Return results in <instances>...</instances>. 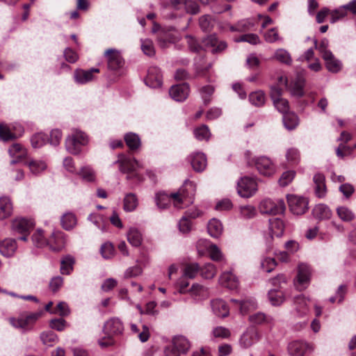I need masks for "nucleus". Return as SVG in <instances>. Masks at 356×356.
<instances>
[{
  "mask_svg": "<svg viewBox=\"0 0 356 356\" xmlns=\"http://www.w3.org/2000/svg\"><path fill=\"white\" fill-rule=\"evenodd\" d=\"M258 186L254 179L243 177L237 183L238 194L242 197H250L257 191Z\"/></svg>",
  "mask_w": 356,
  "mask_h": 356,
  "instance_id": "obj_5",
  "label": "nucleus"
},
{
  "mask_svg": "<svg viewBox=\"0 0 356 356\" xmlns=\"http://www.w3.org/2000/svg\"><path fill=\"white\" fill-rule=\"evenodd\" d=\"M248 318L250 322L254 325H267L269 326L274 325L273 318L262 312H257L250 315Z\"/></svg>",
  "mask_w": 356,
  "mask_h": 356,
  "instance_id": "obj_26",
  "label": "nucleus"
},
{
  "mask_svg": "<svg viewBox=\"0 0 356 356\" xmlns=\"http://www.w3.org/2000/svg\"><path fill=\"white\" fill-rule=\"evenodd\" d=\"M8 153L13 158L10 163L15 164L21 161L26 156L27 151L22 145L19 143H14L10 147Z\"/></svg>",
  "mask_w": 356,
  "mask_h": 356,
  "instance_id": "obj_23",
  "label": "nucleus"
},
{
  "mask_svg": "<svg viewBox=\"0 0 356 356\" xmlns=\"http://www.w3.org/2000/svg\"><path fill=\"white\" fill-rule=\"evenodd\" d=\"M172 342L181 354L186 353L191 348L189 341L184 336H177L174 337Z\"/></svg>",
  "mask_w": 356,
  "mask_h": 356,
  "instance_id": "obj_35",
  "label": "nucleus"
},
{
  "mask_svg": "<svg viewBox=\"0 0 356 356\" xmlns=\"http://www.w3.org/2000/svg\"><path fill=\"white\" fill-rule=\"evenodd\" d=\"M295 175L296 172L293 170H289L283 172L279 179L280 185L282 187L289 185L294 179Z\"/></svg>",
  "mask_w": 356,
  "mask_h": 356,
  "instance_id": "obj_59",
  "label": "nucleus"
},
{
  "mask_svg": "<svg viewBox=\"0 0 356 356\" xmlns=\"http://www.w3.org/2000/svg\"><path fill=\"white\" fill-rule=\"evenodd\" d=\"M277 266V262L274 258L265 257L261 261V268L266 273L273 271Z\"/></svg>",
  "mask_w": 356,
  "mask_h": 356,
  "instance_id": "obj_57",
  "label": "nucleus"
},
{
  "mask_svg": "<svg viewBox=\"0 0 356 356\" xmlns=\"http://www.w3.org/2000/svg\"><path fill=\"white\" fill-rule=\"evenodd\" d=\"M100 252L104 259H108L114 255V248L112 243H105L100 248Z\"/></svg>",
  "mask_w": 356,
  "mask_h": 356,
  "instance_id": "obj_61",
  "label": "nucleus"
},
{
  "mask_svg": "<svg viewBox=\"0 0 356 356\" xmlns=\"http://www.w3.org/2000/svg\"><path fill=\"white\" fill-rule=\"evenodd\" d=\"M348 15L344 6H339V8L330 10V23L334 24L337 21L343 19Z\"/></svg>",
  "mask_w": 356,
  "mask_h": 356,
  "instance_id": "obj_47",
  "label": "nucleus"
},
{
  "mask_svg": "<svg viewBox=\"0 0 356 356\" xmlns=\"http://www.w3.org/2000/svg\"><path fill=\"white\" fill-rule=\"evenodd\" d=\"M259 209L263 213L275 216L282 214L286 209V205L282 199H266L260 203Z\"/></svg>",
  "mask_w": 356,
  "mask_h": 356,
  "instance_id": "obj_3",
  "label": "nucleus"
},
{
  "mask_svg": "<svg viewBox=\"0 0 356 356\" xmlns=\"http://www.w3.org/2000/svg\"><path fill=\"white\" fill-rule=\"evenodd\" d=\"M283 124L284 127L288 130L296 129L299 124V118L293 112H287L283 114Z\"/></svg>",
  "mask_w": 356,
  "mask_h": 356,
  "instance_id": "obj_31",
  "label": "nucleus"
},
{
  "mask_svg": "<svg viewBox=\"0 0 356 356\" xmlns=\"http://www.w3.org/2000/svg\"><path fill=\"white\" fill-rule=\"evenodd\" d=\"M200 267L197 263L186 264L183 270V276L193 279L200 273Z\"/></svg>",
  "mask_w": 356,
  "mask_h": 356,
  "instance_id": "obj_41",
  "label": "nucleus"
},
{
  "mask_svg": "<svg viewBox=\"0 0 356 356\" xmlns=\"http://www.w3.org/2000/svg\"><path fill=\"white\" fill-rule=\"evenodd\" d=\"M138 204V202L136 195L134 193H128L124 198V210L127 212L133 211L136 209Z\"/></svg>",
  "mask_w": 356,
  "mask_h": 356,
  "instance_id": "obj_39",
  "label": "nucleus"
},
{
  "mask_svg": "<svg viewBox=\"0 0 356 356\" xmlns=\"http://www.w3.org/2000/svg\"><path fill=\"white\" fill-rule=\"evenodd\" d=\"M314 347L307 342L302 340H296L288 345V353L291 356H304L307 353H312Z\"/></svg>",
  "mask_w": 356,
  "mask_h": 356,
  "instance_id": "obj_8",
  "label": "nucleus"
},
{
  "mask_svg": "<svg viewBox=\"0 0 356 356\" xmlns=\"http://www.w3.org/2000/svg\"><path fill=\"white\" fill-rule=\"evenodd\" d=\"M211 307L213 314L220 318H225L229 314V309L227 303L222 299L211 301Z\"/></svg>",
  "mask_w": 356,
  "mask_h": 356,
  "instance_id": "obj_20",
  "label": "nucleus"
},
{
  "mask_svg": "<svg viewBox=\"0 0 356 356\" xmlns=\"http://www.w3.org/2000/svg\"><path fill=\"white\" fill-rule=\"evenodd\" d=\"M315 184V193L318 197H323L326 194V186L323 175L318 173L313 178Z\"/></svg>",
  "mask_w": 356,
  "mask_h": 356,
  "instance_id": "obj_29",
  "label": "nucleus"
},
{
  "mask_svg": "<svg viewBox=\"0 0 356 356\" xmlns=\"http://www.w3.org/2000/svg\"><path fill=\"white\" fill-rule=\"evenodd\" d=\"M13 213V204L8 196L0 197V221L10 218Z\"/></svg>",
  "mask_w": 356,
  "mask_h": 356,
  "instance_id": "obj_22",
  "label": "nucleus"
},
{
  "mask_svg": "<svg viewBox=\"0 0 356 356\" xmlns=\"http://www.w3.org/2000/svg\"><path fill=\"white\" fill-rule=\"evenodd\" d=\"M127 238L129 243L134 247H138L142 244L143 234L136 227H130L129 229Z\"/></svg>",
  "mask_w": 356,
  "mask_h": 356,
  "instance_id": "obj_30",
  "label": "nucleus"
},
{
  "mask_svg": "<svg viewBox=\"0 0 356 356\" xmlns=\"http://www.w3.org/2000/svg\"><path fill=\"white\" fill-rule=\"evenodd\" d=\"M99 72V70L95 67L90 68L88 70L77 69L74 71V79L79 84H86L95 79L94 74Z\"/></svg>",
  "mask_w": 356,
  "mask_h": 356,
  "instance_id": "obj_14",
  "label": "nucleus"
},
{
  "mask_svg": "<svg viewBox=\"0 0 356 356\" xmlns=\"http://www.w3.org/2000/svg\"><path fill=\"white\" fill-rule=\"evenodd\" d=\"M120 163V169L124 173H127V179L133 177H138L136 172L138 168H142L143 165L134 158L123 157L122 159L118 160Z\"/></svg>",
  "mask_w": 356,
  "mask_h": 356,
  "instance_id": "obj_9",
  "label": "nucleus"
},
{
  "mask_svg": "<svg viewBox=\"0 0 356 356\" xmlns=\"http://www.w3.org/2000/svg\"><path fill=\"white\" fill-rule=\"evenodd\" d=\"M213 243L207 239H200L197 242V250L200 256H203L206 252L209 251Z\"/></svg>",
  "mask_w": 356,
  "mask_h": 356,
  "instance_id": "obj_55",
  "label": "nucleus"
},
{
  "mask_svg": "<svg viewBox=\"0 0 356 356\" xmlns=\"http://www.w3.org/2000/svg\"><path fill=\"white\" fill-rule=\"evenodd\" d=\"M33 243L39 248H42L47 245V240L44 238L43 232L41 229H38L32 236Z\"/></svg>",
  "mask_w": 356,
  "mask_h": 356,
  "instance_id": "obj_60",
  "label": "nucleus"
},
{
  "mask_svg": "<svg viewBox=\"0 0 356 356\" xmlns=\"http://www.w3.org/2000/svg\"><path fill=\"white\" fill-rule=\"evenodd\" d=\"M249 100L252 105L261 106L265 104V94L261 90L253 92L250 94Z\"/></svg>",
  "mask_w": 356,
  "mask_h": 356,
  "instance_id": "obj_45",
  "label": "nucleus"
},
{
  "mask_svg": "<svg viewBox=\"0 0 356 356\" xmlns=\"http://www.w3.org/2000/svg\"><path fill=\"white\" fill-rule=\"evenodd\" d=\"M339 218L344 222H350L355 218L354 213L346 207H339L337 209Z\"/></svg>",
  "mask_w": 356,
  "mask_h": 356,
  "instance_id": "obj_44",
  "label": "nucleus"
},
{
  "mask_svg": "<svg viewBox=\"0 0 356 356\" xmlns=\"http://www.w3.org/2000/svg\"><path fill=\"white\" fill-rule=\"evenodd\" d=\"M16 241L13 238H6L0 242V252L5 257H11L17 250Z\"/></svg>",
  "mask_w": 356,
  "mask_h": 356,
  "instance_id": "obj_27",
  "label": "nucleus"
},
{
  "mask_svg": "<svg viewBox=\"0 0 356 356\" xmlns=\"http://www.w3.org/2000/svg\"><path fill=\"white\" fill-rule=\"evenodd\" d=\"M88 139L85 133L74 130L65 140V147L67 152L77 154L81 152L82 146L86 145Z\"/></svg>",
  "mask_w": 356,
  "mask_h": 356,
  "instance_id": "obj_2",
  "label": "nucleus"
},
{
  "mask_svg": "<svg viewBox=\"0 0 356 356\" xmlns=\"http://www.w3.org/2000/svg\"><path fill=\"white\" fill-rule=\"evenodd\" d=\"M325 62V65L328 71L337 73L341 69V62L336 59L332 52H325L323 57Z\"/></svg>",
  "mask_w": 356,
  "mask_h": 356,
  "instance_id": "obj_28",
  "label": "nucleus"
},
{
  "mask_svg": "<svg viewBox=\"0 0 356 356\" xmlns=\"http://www.w3.org/2000/svg\"><path fill=\"white\" fill-rule=\"evenodd\" d=\"M270 231L271 236L280 237L284 232V223L279 218L270 220Z\"/></svg>",
  "mask_w": 356,
  "mask_h": 356,
  "instance_id": "obj_36",
  "label": "nucleus"
},
{
  "mask_svg": "<svg viewBox=\"0 0 356 356\" xmlns=\"http://www.w3.org/2000/svg\"><path fill=\"white\" fill-rule=\"evenodd\" d=\"M26 164L29 167L31 172L35 175H40V173L44 172L47 168V165L45 163V161L42 160L32 159L29 162H26Z\"/></svg>",
  "mask_w": 356,
  "mask_h": 356,
  "instance_id": "obj_32",
  "label": "nucleus"
},
{
  "mask_svg": "<svg viewBox=\"0 0 356 356\" xmlns=\"http://www.w3.org/2000/svg\"><path fill=\"white\" fill-rule=\"evenodd\" d=\"M61 225L66 230L72 229L76 224V218L72 213L67 212L61 217Z\"/></svg>",
  "mask_w": 356,
  "mask_h": 356,
  "instance_id": "obj_40",
  "label": "nucleus"
},
{
  "mask_svg": "<svg viewBox=\"0 0 356 356\" xmlns=\"http://www.w3.org/2000/svg\"><path fill=\"white\" fill-rule=\"evenodd\" d=\"M211 336L213 338L228 339L231 336V332L227 327L217 326L212 330Z\"/></svg>",
  "mask_w": 356,
  "mask_h": 356,
  "instance_id": "obj_52",
  "label": "nucleus"
},
{
  "mask_svg": "<svg viewBox=\"0 0 356 356\" xmlns=\"http://www.w3.org/2000/svg\"><path fill=\"white\" fill-rule=\"evenodd\" d=\"M220 283L231 290L237 289L239 285L238 278L232 272L223 273L220 277Z\"/></svg>",
  "mask_w": 356,
  "mask_h": 356,
  "instance_id": "obj_25",
  "label": "nucleus"
},
{
  "mask_svg": "<svg viewBox=\"0 0 356 356\" xmlns=\"http://www.w3.org/2000/svg\"><path fill=\"white\" fill-rule=\"evenodd\" d=\"M40 339L43 344L47 346H52L58 340L57 335L52 331L42 332Z\"/></svg>",
  "mask_w": 356,
  "mask_h": 356,
  "instance_id": "obj_49",
  "label": "nucleus"
},
{
  "mask_svg": "<svg viewBox=\"0 0 356 356\" xmlns=\"http://www.w3.org/2000/svg\"><path fill=\"white\" fill-rule=\"evenodd\" d=\"M268 300L273 306H279L285 300L284 293L277 289H272L268 293Z\"/></svg>",
  "mask_w": 356,
  "mask_h": 356,
  "instance_id": "obj_38",
  "label": "nucleus"
},
{
  "mask_svg": "<svg viewBox=\"0 0 356 356\" xmlns=\"http://www.w3.org/2000/svg\"><path fill=\"white\" fill-rule=\"evenodd\" d=\"M207 229L211 236L218 238L221 235L223 227L220 220L216 218H213L209 222Z\"/></svg>",
  "mask_w": 356,
  "mask_h": 356,
  "instance_id": "obj_33",
  "label": "nucleus"
},
{
  "mask_svg": "<svg viewBox=\"0 0 356 356\" xmlns=\"http://www.w3.org/2000/svg\"><path fill=\"white\" fill-rule=\"evenodd\" d=\"M209 253L210 258L213 261H220L222 260V259H223L222 253L221 252L219 248L215 244L212 245V246L211 247V248L209 251Z\"/></svg>",
  "mask_w": 356,
  "mask_h": 356,
  "instance_id": "obj_64",
  "label": "nucleus"
},
{
  "mask_svg": "<svg viewBox=\"0 0 356 356\" xmlns=\"http://www.w3.org/2000/svg\"><path fill=\"white\" fill-rule=\"evenodd\" d=\"M265 40L269 43L278 41L280 38L276 29L273 28L267 31L264 34Z\"/></svg>",
  "mask_w": 356,
  "mask_h": 356,
  "instance_id": "obj_63",
  "label": "nucleus"
},
{
  "mask_svg": "<svg viewBox=\"0 0 356 356\" xmlns=\"http://www.w3.org/2000/svg\"><path fill=\"white\" fill-rule=\"evenodd\" d=\"M74 261L70 256L64 257L60 263V273L63 275H69L72 270Z\"/></svg>",
  "mask_w": 356,
  "mask_h": 356,
  "instance_id": "obj_51",
  "label": "nucleus"
},
{
  "mask_svg": "<svg viewBox=\"0 0 356 356\" xmlns=\"http://www.w3.org/2000/svg\"><path fill=\"white\" fill-rule=\"evenodd\" d=\"M305 78L302 76H298L296 79L291 82L290 85L287 88L292 96L301 97L305 95Z\"/></svg>",
  "mask_w": 356,
  "mask_h": 356,
  "instance_id": "obj_21",
  "label": "nucleus"
},
{
  "mask_svg": "<svg viewBox=\"0 0 356 356\" xmlns=\"http://www.w3.org/2000/svg\"><path fill=\"white\" fill-rule=\"evenodd\" d=\"M236 42H246L251 44L255 45L261 42L259 37L254 33L245 34L235 40Z\"/></svg>",
  "mask_w": 356,
  "mask_h": 356,
  "instance_id": "obj_54",
  "label": "nucleus"
},
{
  "mask_svg": "<svg viewBox=\"0 0 356 356\" xmlns=\"http://www.w3.org/2000/svg\"><path fill=\"white\" fill-rule=\"evenodd\" d=\"M40 316V312L30 313L22 314L17 318H10L9 321L10 324L16 328L28 330L32 327Z\"/></svg>",
  "mask_w": 356,
  "mask_h": 356,
  "instance_id": "obj_4",
  "label": "nucleus"
},
{
  "mask_svg": "<svg viewBox=\"0 0 356 356\" xmlns=\"http://www.w3.org/2000/svg\"><path fill=\"white\" fill-rule=\"evenodd\" d=\"M193 134L195 138L199 140H208L211 136L209 127L204 124L196 127L193 131Z\"/></svg>",
  "mask_w": 356,
  "mask_h": 356,
  "instance_id": "obj_46",
  "label": "nucleus"
},
{
  "mask_svg": "<svg viewBox=\"0 0 356 356\" xmlns=\"http://www.w3.org/2000/svg\"><path fill=\"white\" fill-rule=\"evenodd\" d=\"M189 92L188 84L184 83L172 86L169 90V95L175 101L183 102L187 99Z\"/></svg>",
  "mask_w": 356,
  "mask_h": 356,
  "instance_id": "obj_12",
  "label": "nucleus"
},
{
  "mask_svg": "<svg viewBox=\"0 0 356 356\" xmlns=\"http://www.w3.org/2000/svg\"><path fill=\"white\" fill-rule=\"evenodd\" d=\"M274 106L282 115L289 111V104L287 99L279 98L273 101Z\"/></svg>",
  "mask_w": 356,
  "mask_h": 356,
  "instance_id": "obj_53",
  "label": "nucleus"
},
{
  "mask_svg": "<svg viewBox=\"0 0 356 356\" xmlns=\"http://www.w3.org/2000/svg\"><path fill=\"white\" fill-rule=\"evenodd\" d=\"M78 174L85 181L91 182L95 180V172L90 166L81 168Z\"/></svg>",
  "mask_w": 356,
  "mask_h": 356,
  "instance_id": "obj_48",
  "label": "nucleus"
},
{
  "mask_svg": "<svg viewBox=\"0 0 356 356\" xmlns=\"http://www.w3.org/2000/svg\"><path fill=\"white\" fill-rule=\"evenodd\" d=\"M287 202L290 211L295 215H302L308 210V200L296 195H288Z\"/></svg>",
  "mask_w": 356,
  "mask_h": 356,
  "instance_id": "obj_6",
  "label": "nucleus"
},
{
  "mask_svg": "<svg viewBox=\"0 0 356 356\" xmlns=\"http://www.w3.org/2000/svg\"><path fill=\"white\" fill-rule=\"evenodd\" d=\"M34 222L32 220L24 218H16L11 223L12 229L15 233H29L34 227Z\"/></svg>",
  "mask_w": 356,
  "mask_h": 356,
  "instance_id": "obj_13",
  "label": "nucleus"
},
{
  "mask_svg": "<svg viewBox=\"0 0 356 356\" xmlns=\"http://www.w3.org/2000/svg\"><path fill=\"white\" fill-rule=\"evenodd\" d=\"M254 165L258 172L266 177H270L275 172V166L273 162L266 156H260L255 159Z\"/></svg>",
  "mask_w": 356,
  "mask_h": 356,
  "instance_id": "obj_10",
  "label": "nucleus"
},
{
  "mask_svg": "<svg viewBox=\"0 0 356 356\" xmlns=\"http://www.w3.org/2000/svg\"><path fill=\"white\" fill-rule=\"evenodd\" d=\"M189 161L193 169L196 172H202L204 170L207 165L206 156L202 152L191 154L189 156Z\"/></svg>",
  "mask_w": 356,
  "mask_h": 356,
  "instance_id": "obj_19",
  "label": "nucleus"
},
{
  "mask_svg": "<svg viewBox=\"0 0 356 356\" xmlns=\"http://www.w3.org/2000/svg\"><path fill=\"white\" fill-rule=\"evenodd\" d=\"M240 213L244 218L250 219L255 216L256 209L250 205L243 206L240 209Z\"/></svg>",
  "mask_w": 356,
  "mask_h": 356,
  "instance_id": "obj_62",
  "label": "nucleus"
},
{
  "mask_svg": "<svg viewBox=\"0 0 356 356\" xmlns=\"http://www.w3.org/2000/svg\"><path fill=\"white\" fill-rule=\"evenodd\" d=\"M185 199V195L184 190L180 189L176 193H171L170 195L166 194L164 192H159L156 194L155 201L157 207L159 209H166L171 202H173L174 206L177 209H181Z\"/></svg>",
  "mask_w": 356,
  "mask_h": 356,
  "instance_id": "obj_1",
  "label": "nucleus"
},
{
  "mask_svg": "<svg viewBox=\"0 0 356 356\" xmlns=\"http://www.w3.org/2000/svg\"><path fill=\"white\" fill-rule=\"evenodd\" d=\"M314 216L318 219H328L332 216L330 208L323 204H317L313 209Z\"/></svg>",
  "mask_w": 356,
  "mask_h": 356,
  "instance_id": "obj_34",
  "label": "nucleus"
},
{
  "mask_svg": "<svg viewBox=\"0 0 356 356\" xmlns=\"http://www.w3.org/2000/svg\"><path fill=\"white\" fill-rule=\"evenodd\" d=\"M200 275L205 279H211L216 274V269L213 264L211 263L206 264L200 270Z\"/></svg>",
  "mask_w": 356,
  "mask_h": 356,
  "instance_id": "obj_50",
  "label": "nucleus"
},
{
  "mask_svg": "<svg viewBox=\"0 0 356 356\" xmlns=\"http://www.w3.org/2000/svg\"><path fill=\"white\" fill-rule=\"evenodd\" d=\"M124 140L127 145L131 149H137L140 146V139L139 136L136 134H127L124 136Z\"/></svg>",
  "mask_w": 356,
  "mask_h": 356,
  "instance_id": "obj_43",
  "label": "nucleus"
},
{
  "mask_svg": "<svg viewBox=\"0 0 356 356\" xmlns=\"http://www.w3.org/2000/svg\"><path fill=\"white\" fill-rule=\"evenodd\" d=\"M104 330L105 334L110 337L119 335L123 332L124 326L119 318H112L105 323Z\"/></svg>",
  "mask_w": 356,
  "mask_h": 356,
  "instance_id": "obj_16",
  "label": "nucleus"
},
{
  "mask_svg": "<svg viewBox=\"0 0 356 356\" xmlns=\"http://www.w3.org/2000/svg\"><path fill=\"white\" fill-rule=\"evenodd\" d=\"M188 292L196 300L204 298L208 296L207 289L199 284H193L188 289Z\"/></svg>",
  "mask_w": 356,
  "mask_h": 356,
  "instance_id": "obj_37",
  "label": "nucleus"
},
{
  "mask_svg": "<svg viewBox=\"0 0 356 356\" xmlns=\"http://www.w3.org/2000/svg\"><path fill=\"white\" fill-rule=\"evenodd\" d=\"M273 58L277 61L288 65H290L292 63L291 54L284 49H277Z\"/></svg>",
  "mask_w": 356,
  "mask_h": 356,
  "instance_id": "obj_42",
  "label": "nucleus"
},
{
  "mask_svg": "<svg viewBox=\"0 0 356 356\" xmlns=\"http://www.w3.org/2000/svg\"><path fill=\"white\" fill-rule=\"evenodd\" d=\"M259 339V334L256 328L248 327L241 335L239 343L242 348H248L257 342Z\"/></svg>",
  "mask_w": 356,
  "mask_h": 356,
  "instance_id": "obj_11",
  "label": "nucleus"
},
{
  "mask_svg": "<svg viewBox=\"0 0 356 356\" xmlns=\"http://www.w3.org/2000/svg\"><path fill=\"white\" fill-rule=\"evenodd\" d=\"M107 65L109 70L117 71L122 68L124 60L121 56L120 51L115 49H108L104 52Z\"/></svg>",
  "mask_w": 356,
  "mask_h": 356,
  "instance_id": "obj_7",
  "label": "nucleus"
},
{
  "mask_svg": "<svg viewBox=\"0 0 356 356\" xmlns=\"http://www.w3.org/2000/svg\"><path fill=\"white\" fill-rule=\"evenodd\" d=\"M203 43L207 47H212L213 53L222 52L227 48V44L225 41H220L215 35H211L203 40Z\"/></svg>",
  "mask_w": 356,
  "mask_h": 356,
  "instance_id": "obj_24",
  "label": "nucleus"
},
{
  "mask_svg": "<svg viewBox=\"0 0 356 356\" xmlns=\"http://www.w3.org/2000/svg\"><path fill=\"white\" fill-rule=\"evenodd\" d=\"M141 49L148 56H152L155 54L154 44L150 40L145 39L141 40Z\"/></svg>",
  "mask_w": 356,
  "mask_h": 356,
  "instance_id": "obj_58",
  "label": "nucleus"
},
{
  "mask_svg": "<svg viewBox=\"0 0 356 356\" xmlns=\"http://www.w3.org/2000/svg\"><path fill=\"white\" fill-rule=\"evenodd\" d=\"M310 269L307 264H300L298 266V273L297 275L298 289L302 290L305 289L310 279Z\"/></svg>",
  "mask_w": 356,
  "mask_h": 356,
  "instance_id": "obj_18",
  "label": "nucleus"
},
{
  "mask_svg": "<svg viewBox=\"0 0 356 356\" xmlns=\"http://www.w3.org/2000/svg\"><path fill=\"white\" fill-rule=\"evenodd\" d=\"M65 234L62 232H54L47 239V245L54 252L60 251L65 247Z\"/></svg>",
  "mask_w": 356,
  "mask_h": 356,
  "instance_id": "obj_15",
  "label": "nucleus"
},
{
  "mask_svg": "<svg viewBox=\"0 0 356 356\" xmlns=\"http://www.w3.org/2000/svg\"><path fill=\"white\" fill-rule=\"evenodd\" d=\"M186 40L191 51L197 53L202 49V45L193 36L190 35H186Z\"/></svg>",
  "mask_w": 356,
  "mask_h": 356,
  "instance_id": "obj_56",
  "label": "nucleus"
},
{
  "mask_svg": "<svg viewBox=\"0 0 356 356\" xmlns=\"http://www.w3.org/2000/svg\"><path fill=\"white\" fill-rule=\"evenodd\" d=\"M145 83L151 88H158L161 86L162 74L159 67L152 66L149 68Z\"/></svg>",
  "mask_w": 356,
  "mask_h": 356,
  "instance_id": "obj_17",
  "label": "nucleus"
}]
</instances>
